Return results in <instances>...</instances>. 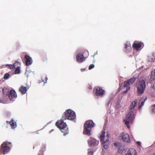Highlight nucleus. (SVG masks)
<instances>
[{"label": "nucleus", "instance_id": "nucleus-26", "mask_svg": "<svg viewBox=\"0 0 155 155\" xmlns=\"http://www.w3.org/2000/svg\"><path fill=\"white\" fill-rule=\"evenodd\" d=\"M20 70L19 67H18L16 68L15 70V74H19L20 73Z\"/></svg>", "mask_w": 155, "mask_h": 155}, {"label": "nucleus", "instance_id": "nucleus-9", "mask_svg": "<svg viewBox=\"0 0 155 155\" xmlns=\"http://www.w3.org/2000/svg\"><path fill=\"white\" fill-rule=\"evenodd\" d=\"M11 143L7 141L4 142L1 145L0 152H2L3 154H5L9 152L10 150V148L7 145Z\"/></svg>", "mask_w": 155, "mask_h": 155}, {"label": "nucleus", "instance_id": "nucleus-6", "mask_svg": "<svg viewBox=\"0 0 155 155\" xmlns=\"http://www.w3.org/2000/svg\"><path fill=\"white\" fill-rule=\"evenodd\" d=\"M146 87V81L145 80L140 79L137 83L136 87L137 89V93L141 95L143 94L145 90Z\"/></svg>", "mask_w": 155, "mask_h": 155}, {"label": "nucleus", "instance_id": "nucleus-13", "mask_svg": "<svg viewBox=\"0 0 155 155\" xmlns=\"http://www.w3.org/2000/svg\"><path fill=\"white\" fill-rule=\"evenodd\" d=\"M99 141L95 140L92 138H90L88 141V144L91 146H96L99 143Z\"/></svg>", "mask_w": 155, "mask_h": 155}, {"label": "nucleus", "instance_id": "nucleus-17", "mask_svg": "<svg viewBox=\"0 0 155 155\" xmlns=\"http://www.w3.org/2000/svg\"><path fill=\"white\" fill-rule=\"evenodd\" d=\"M147 98L146 96H143L140 100L139 102V107L141 109L144 105L145 101H146Z\"/></svg>", "mask_w": 155, "mask_h": 155}, {"label": "nucleus", "instance_id": "nucleus-15", "mask_svg": "<svg viewBox=\"0 0 155 155\" xmlns=\"http://www.w3.org/2000/svg\"><path fill=\"white\" fill-rule=\"evenodd\" d=\"M26 59L25 64L27 66H29L32 63V58L28 55H25V57Z\"/></svg>", "mask_w": 155, "mask_h": 155}, {"label": "nucleus", "instance_id": "nucleus-34", "mask_svg": "<svg viewBox=\"0 0 155 155\" xmlns=\"http://www.w3.org/2000/svg\"><path fill=\"white\" fill-rule=\"evenodd\" d=\"M85 70V69H81V71L82 72L83 71Z\"/></svg>", "mask_w": 155, "mask_h": 155}, {"label": "nucleus", "instance_id": "nucleus-8", "mask_svg": "<svg viewBox=\"0 0 155 155\" xmlns=\"http://www.w3.org/2000/svg\"><path fill=\"white\" fill-rule=\"evenodd\" d=\"M63 119H68L74 121L76 119V114L74 112L70 109L66 110L64 113V115L62 116Z\"/></svg>", "mask_w": 155, "mask_h": 155}, {"label": "nucleus", "instance_id": "nucleus-2", "mask_svg": "<svg viewBox=\"0 0 155 155\" xmlns=\"http://www.w3.org/2000/svg\"><path fill=\"white\" fill-rule=\"evenodd\" d=\"M3 95L5 98L3 99H0V103L6 104L7 103L6 101L7 97H8L10 101H13L17 97V94L16 92L14 90H11L9 91V90L4 88L2 90Z\"/></svg>", "mask_w": 155, "mask_h": 155}, {"label": "nucleus", "instance_id": "nucleus-33", "mask_svg": "<svg viewBox=\"0 0 155 155\" xmlns=\"http://www.w3.org/2000/svg\"><path fill=\"white\" fill-rule=\"evenodd\" d=\"M152 88L155 90V82L154 83V84H153V86L152 87Z\"/></svg>", "mask_w": 155, "mask_h": 155}, {"label": "nucleus", "instance_id": "nucleus-35", "mask_svg": "<svg viewBox=\"0 0 155 155\" xmlns=\"http://www.w3.org/2000/svg\"><path fill=\"white\" fill-rule=\"evenodd\" d=\"M153 155H155V153H154Z\"/></svg>", "mask_w": 155, "mask_h": 155}, {"label": "nucleus", "instance_id": "nucleus-3", "mask_svg": "<svg viewBox=\"0 0 155 155\" xmlns=\"http://www.w3.org/2000/svg\"><path fill=\"white\" fill-rule=\"evenodd\" d=\"M109 132L107 133V134L105 135V131H102L101 132L100 138L102 146L104 148L107 149L109 147L110 143L109 140Z\"/></svg>", "mask_w": 155, "mask_h": 155}, {"label": "nucleus", "instance_id": "nucleus-32", "mask_svg": "<svg viewBox=\"0 0 155 155\" xmlns=\"http://www.w3.org/2000/svg\"><path fill=\"white\" fill-rule=\"evenodd\" d=\"M118 143H114V145L115 146H117L118 145Z\"/></svg>", "mask_w": 155, "mask_h": 155}, {"label": "nucleus", "instance_id": "nucleus-31", "mask_svg": "<svg viewBox=\"0 0 155 155\" xmlns=\"http://www.w3.org/2000/svg\"><path fill=\"white\" fill-rule=\"evenodd\" d=\"M137 143L139 146H140L141 145V143L140 141H137Z\"/></svg>", "mask_w": 155, "mask_h": 155}, {"label": "nucleus", "instance_id": "nucleus-12", "mask_svg": "<svg viewBox=\"0 0 155 155\" xmlns=\"http://www.w3.org/2000/svg\"><path fill=\"white\" fill-rule=\"evenodd\" d=\"M76 58L77 61L80 63L84 61L85 59L83 54L81 53H78L76 56Z\"/></svg>", "mask_w": 155, "mask_h": 155}, {"label": "nucleus", "instance_id": "nucleus-14", "mask_svg": "<svg viewBox=\"0 0 155 155\" xmlns=\"http://www.w3.org/2000/svg\"><path fill=\"white\" fill-rule=\"evenodd\" d=\"M118 153H121L122 155H130L127 149H124L122 147L118 149Z\"/></svg>", "mask_w": 155, "mask_h": 155}, {"label": "nucleus", "instance_id": "nucleus-23", "mask_svg": "<svg viewBox=\"0 0 155 155\" xmlns=\"http://www.w3.org/2000/svg\"><path fill=\"white\" fill-rule=\"evenodd\" d=\"M150 78L152 80H155V69L151 71Z\"/></svg>", "mask_w": 155, "mask_h": 155}, {"label": "nucleus", "instance_id": "nucleus-20", "mask_svg": "<svg viewBox=\"0 0 155 155\" xmlns=\"http://www.w3.org/2000/svg\"><path fill=\"white\" fill-rule=\"evenodd\" d=\"M147 60L150 62H155V52L153 53L152 55L148 56Z\"/></svg>", "mask_w": 155, "mask_h": 155}, {"label": "nucleus", "instance_id": "nucleus-1", "mask_svg": "<svg viewBox=\"0 0 155 155\" xmlns=\"http://www.w3.org/2000/svg\"><path fill=\"white\" fill-rule=\"evenodd\" d=\"M137 103V101L136 99H135L131 103L129 107L130 111L127 114L126 119L124 120L125 124L128 128H129L130 127L129 125V123H132L135 118L134 114L136 112V110L134 108L136 106Z\"/></svg>", "mask_w": 155, "mask_h": 155}, {"label": "nucleus", "instance_id": "nucleus-30", "mask_svg": "<svg viewBox=\"0 0 155 155\" xmlns=\"http://www.w3.org/2000/svg\"><path fill=\"white\" fill-rule=\"evenodd\" d=\"M45 79H46V80H45V81H44L43 80V79H42V81H43V82H44V83H47V80H48V78H47V77H45Z\"/></svg>", "mask_w": 155, "mask_h": 155}, {"label": "nucleus", "instance_id": "nucleus-11", "mask_svg": "<svg viewBox=\"0 0 155 155\" xmlns=\"http://www.w3.org/2000/svg\"><path fill=\"white\" fill-rule=\"evenodd\" d=\"M104 90H103L100 87H97L96 89L95 95L98 97H102L104 95Z\"/></svg>", "mask_w": 155, "mask_h": 155}, {"label": "nucleus", "instance_id": "nucleus-4", "mask_svg": "<svg viewBox=\"0 0 155 155\" xmlns=\"http://www.w3.org/2000/svg\"><path fill=\"white\" fill-rule=\"evenodd\" d=\"M136 79L135 78L132 77L128 80L127 81L124 82L120 86L119 90L120 91L122 90L123 94L126 93L130 88V85L132 84L134 82Z\"/></svg>", "mask_w": 155, "mask_h": 155}, {"label": "nucleus", "instance_id": "nucleus-27", "mask_svg": "<svg viewBox=\"0 0 155 155\" xmlns=\"http://www.w3.org/2000/svg\"><path fill=\"white\" fill-rule=\"evenodd\" d=\"M16 63H15L14 65H13L12 64H7L6 65V66H9L10 68V69H13L14 68H15V64H16Z\"/></svg>", "mask_w": 155, "mask_h": 155}, {"label": "nucleus", "instance_id": "nucleus-18", "mask_svg": "<svg viewBox=\"0 0 155 155\" xmlns=\"http://www.w3.org/2000/svg\"><path fill=\"white\" fill-rule=\"evenodd\" d=\"M123 140L126 142L129 143L130 141V137L128 134L127 133H125L123 134L122 136Z\"/></svg>", "mask_w": 155, "mask_h": 155}, {"label": "nucleus", "instance_id": "nucleus-29", "mask_svg": "<svg viewBox=\"0 0 155 155\" xmlns=\"http://www.w3.org/2000/svg\"><path fill=\"white\" fill-rule=\"evenodd\" d=\"M94 64H91L89 66V70H91V69H92L93 68H94Z\"/></svg>", "mask_w": 155, "mask_h": 155}, {"label": "nucleus", "instance_id": "nucleus-21", "mask_svg": "<svg viewBox=\"0 0 155 155\" xmlns=\"http://www.w3.org/2000/svg\"><path fill=\"white\" fill-rule=\"evenodd\" d=\"M9 124L12 128H14L16 127V122L13 120H12L9 122Z\"/></svg>", "mask_w": 155, "mask_h": 155}, {"label": "nucleus", "instance_id": "nucleus-10", "mask_svg": "<svg viewBox=\"0 0 155 155\" xmlns=\"http://www.w3.org/2000/svg\"><path fill=\"white\" fill-rule=\"evenodd\" d=\"M143 45L142 43L135 41L133 45V47L135 50L137 51H140L143 48Z\"/></svg>", "mask_w": 155, "mask_h": 155}, {"label": "nucleus", "instance_id": "nucleus-25", "mask_svg": "<svg viewBox=\"0 0 155 155\" xmlns=\"http://www.w3.org/2000/svg\"><path fill=\"white\" fill-rule=\"evenodd\" d=\"M87 154L88 155H93V150L90 149H88Z\"/></svg>", "mask_w": 155, "mask_h": 155}, {"label": "nucleus", "instance_id": "nucleus-28", "mask_svg": "<svg viewBox=\"0 0 155 155\" xmlns=\"http://www.w3.org/2000/svg\"><path fill=\"white\" fill-rule=\"evenodd\" d=\"M9 76V74L8 73L5 74L4 76V78L5 79H8Z\"/></svg>", "mask_w": 155, "mask_h": 155}, {"label": "nucleus", "instance_id": "nucleus-5", "mask_svg": "<svg viewBox=\"0 0 155 155\" xmlns=\"http://www.w3.org/2000/svg\"><path fill=\"white\" fill-rule=\"evenodd\" d=\"M65 119H63L62 117L61 120L57 122L56 125L61 130V131L64 133V136H65L68 133V128L66 127L67 125L64 122Z\"/></svg>", "mask_w": 155, "mask_h": 155}, {"label": "nucleus", "instance_id": "nucleus-24", "mask_svg": "<svg viewBox=\"0 0 155 155\" xmlns=\"http://www.w3.org/2000/svg\"><path fill=\"white\" fill-rule=\"evenodd\" d=\"M151 113L153 114L155 113V104L152 105L150 107Z\"/></svg>", "mask_w": 155, "mask_h": 155}, {"label": "nucleus", "instance_id": "nucleus-7", "mask_svg": "<svg viewBox=\"0 0 155 155\" xmlns=\"http://www.w3.org/2000/svg\"><path fill=\"white\" fill-rule=\"evenodd\" d=\"M95 124L91 120L87 121L84 124V134L88 136L91 135V128L94 127Z\"/></svg>", "mask_w": 155, "mask_h": 155}, {"label": "nucleus", "instance_id": "nucleus-19", "mask_svg": "<svg viewBox=\"0 0 155 155\" xmlns=\"http://www.w3.org/2000/svg\"><path fill=\"white\" fill-rule=\"evenodd\" d=\"M28 88H27L26 87L21 86L19 88V91L22 94H25Z\"/></svg>", "mask_w": 155, "mask_h": 155}, {"label": "nucleus", "instance_id": "nucleus-16", "mask_svg": "<svg viewBox=\"0 0 155 155\" xmlns=\"http://www.w3.org/2000/svg\"><path fill=\"white\" fill-rule=\"evenodd\" d=\"M131 50V47L129 42H127L125 45L124 51L126 53H128Z\"/></svg>", "mask_w": 155, "mask_h": 155}, {"label": "nucleus", "instance_id": "nucleus-22", "mask_svg": "<svg viewBox=\"0 0 155 155\" xmlns=\"http://www.w3.org/2000/svg\"><path fill=\"white\" fill-rule=\"evenodd\" d=\"M128 150L130 155H136L137 154L136 150L134 149H130Z\"/></svg>", "mask_w": 155, "mask_h": 155}]
</instances>
